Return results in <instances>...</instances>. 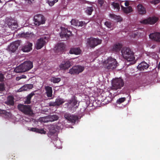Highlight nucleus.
<instances>
[{"mask_svg":"<svg viewBox=\"0 0 160 160\" xmlns=\"http://www.w3.org/2000/svg\"><path fill=\"white\" fill-rule=\"evenodd\" d=\"M32 62L30 61H25L17 67L14 70L17 73L25 72L29 70L33 67Z\"/></svg>","mask_w":160,"mask_h":160,"instance_id":"nucleus-1","label":"nucleus"},{"mask_svg":"<svg viewBox=\"0 0 160 160\" xmlns=\"http://www.w3.org/2000/svg\"><path fill=\"white\" fill-rule=\"evenodd\" d=\"M121 53L124 58L128 61H132L135 59L134 53L129 48L124 47L121 50Z\"/></svg>","mask_w":160,"mask_h":160,"instance_id":"nucleus-2","label":"nucleus"},{"mask_svg":"<svg viewBox=\"0 0 160 160\" xmlns=\"http://www.w3.org/2000/svg\"><path fill=\"white\" fill-rule=\"evenodd\" d=\"M18 109L25 114L32 116L33 114L31 107L29 105L19 104L18 106Z\"/></svg>","mask_w":160,"mask_h":160,"instance_id":"nucleus-3","label":"nucleus"},{"mask_svg":"<svg viewBox=\"0 0 160 160\" xmlns=\"http://www.w3.org/2000/svg\"><path fill=\"white\" fill-rule=\"evenodd\" d=\"M112 89L117 90L121 89L124 85L123 80L120 78H116L112 81Z\"/></svg>","mask_w":160,"mask_h":160,"instance_id":"nucleus-4","label":"nucleus"},{"mask_svg":"<svg viewBox=\"0 0 160 160\" xmlns=\"http://www.w3.org/2000/svg\"><path fill=\"white\" fill-rule=\"evenodd\" d=\"M104 63L106 64L107 68L108 69H113L117 66V63L116 60L111 57L108 58L107 60L104 61Z\"/></svg>","mask_w":160,"mask_h":160,"instance_id":"nucleus-5","label":"nucleus"},{"mask_svg":"<svg viewBox=\"0 0 160 160\" xmlns=\"http://www.w3.org/2000/svg\"><path fill=\"white\" fill-rule=\"evenodd\" d=\"M34 20L35 25L37 26L44 24L46 21L44 16L41 14L35 15L34 17Z\"/></svg>","mask_w":160,"mask_h":160,"instance_id":"nucleus-6","label":"nucleus"},{"mask_svg":"<svg viewBox=\"0 0 160 160\" xmlns=\"http://www.w3.org/2000/svg\"><path fill=\"white\" fill-rule=\"evenodd\" d=\"M84 69V67L80 65L73 66L69 70V72L71 74H78L82 72Z\"/></svg>","mask_w":160,"mask_h":160,"instance_id":"nucleus-7","label":"nucleus"},{"mask_svg":"<svg viewBox=\"0 0 160 160\" xmlns=\"http://www.w3.org/2000/svg\"><path fill=\"white\" fill-rule=\"evenodd\" d=\"M88 43L92 48H94L101 43V40L98 38H91L88 39Z\"/></svg>","mask_w":160,"mask_h":160,"instance_id":"nucleus-8","label":"nucleus"},{"mask_svg":"<svg viewBox=\"0 0 160 160\" xmlns=\"http://www.w3.org/2000/svg\"><path fill=\"white\" fill-rule=\"evenodd\" d=\"M64 116L66 120L71 122L74 123L78 119V116L71 115L67 113H65Z\"/></svg>","mask_w":160,"mask_h":160,"instance_id":"nucleus-9","label":"nucleus"},{"mask_svg":"<svg viewBox=\"0 0 160 160\" xmlns=\"http://www.w3.org/2000/svg\"><path fill=\"white\" fill-rule=\"evenodd\" d=\"M20 41L17 40L11 43L10 45L8 46V49L12 52H15L18 49V47L20 45Z\"/></svg>","mask_w":160,"mask_h":160,"instance_id":"nucleus-10","label":"nucleus"},{"mask_svg":"<svg viewBox=\"0 0 160 160\" xmlns=\"http://www.w3.org/2000/svg\"><path fill=\"white\" fill-rule=\"evenodd\" d=\"M72 34V32L68 31L67 29L63 28H62V31L60 33V36L62 38H65L68 39Z\"/></svg>","mask_w":160,"mask_h":160,"instance_id":"nucleus-11","label":"nucleus"},{"mask_svg":"<svg viewBox=\"0 0 160 160\" xmlns=\"http://www.w3.org/2000/svg\"><path fill=\"white\" fill-rule=\"evenodd\" d=\"M158 18L155 17L149 18L148 19H145L140 21L142 23L145 24H153L155 23L158 21Z\"/></svg>","mask_w":160,"mask_h":160,"instance_id":"nucleus-12","label":"nucleus"},{"mask_svg":"<svg viewBox=\"0 0 160 160\" xmlns=\"http://www.w3.org/2000/svg\"><path fill=\"white\" fill-rule=\"evenodd\" d=\"M65 45L63 42H60L57 44L55 47L56 52L58 54H61L65 49Z\"/></svg>","mask_w":160,"mask_h":160,"instance_id":"nucleus-13","label":"nucleus"},{"mask_svg":"<svg viewBox=\"0 0 160 160\" xmlns=\"http://www.w3.org/2000/svg\"><path fill=\"white\" fill-rule=\"evenodd\" d=\"M46 41L43 38H41L38 39L35 45L36 48L37 49L41 48L45 44Z\"/></svg>","mask_w":160,"mask_h":160,"instance_id":"nucleus-14","label":"nucleus"},{"mask_svg":"<svg viewBox=\"0 0 160 160\" xmlns=\"http://www.w3.org/2000/svg\"><path fill=\"white\" fill-rule=\"evenodd\" d=\"M71 66V62L69 61L62 62L59 65V67L61 70L68 69Z\"/></svg>","mask_w":160,"mask_h":160,"instance_id":"nucleus-15","label":"nucleus"},{"mask_svg":"<svg viewBox=\"0 0 160 160\" xmlns=\"http://www.w3.org/2000/svg\"><path fill=\"white\" fill-rule=\"evenodd\" d=\"M7 25L8 27L12 30L17 28L18 27L17 23L15 21L10 19L7 22Z\"/></svg>","mask_w":160,"mask_h":160,"instance_id":"nucleus-16","label":"nucleus"},{"mask_svg":"<svg viewBox=\"0 0 160 160\" xmlns=\"http://www.w3.org/2000/svg\"><path fill=\"white\" fill-rule=\"evenodd\" d=\"M149 65L144 61H143L140 63L138 65L137 68L140 71H143L144 70L147 69Z\"/></svg>","mask_w":160,"mask_h":160,"instance_id":"nucleus-17","label":"nucleus"},{"mask_svg":"<svg viewBox=\"0 0 160 160\" xmlns=\"http://www.w3.org/2000/svg\"><path fill=\"white\" fill-rule=\"evenodd\" d=\"M149 37L150 38L155 41L160 42V33L155 32L150 34Z\"/></svg>","mask_w":160,"mask_h":160,"instance_id":"nucleus-18","label":"nucleus"},{"mask_svg":"<svg viewBox=\"0 0 160 160\" xmlns=\"http://www.w3.org/2000/svg\"><path fill=\"white\" fill-rule=\"evenodd\" d=\"M122 47V44L120 43H117L114 44L112 48V51L114 52L120 51Z\"/></svg>","mask_w":160,"mask_h":160,"instance_id":"nucleus-19","label":"nucleus"},{"mask_svg":"<svg viewBox=\"0 0 160 160\" xmlns=\"http://www.w3.org/2000/svg\"><path fill=\"white\" fill-rule=\"evenodd\" d=\"M78 102L76 98V97L75 96H73L71 99L69 100V103H71L72 107H73L76 106L75 108H78L79 105L78 103V105H76Z\"/></svg>","mask_w":160,"mask_h":160,"instance_id":"nucleus-20","label":"nucleus"},{"mask_svg":"<svg viewBox=\"0 0 160 160\" xmlns=\"http://www.w3.org/2000/svg\"><path fill=\"white\" fill-rule=\"evenodd\" d=\"M32 44L29 42L28 45L23 46L22 48V50L24 52H29L32 49Z\"/></svg>","mask_w":160,"mask_h":160,"instance_id":"nucleus-21","label":"nucleus"},{"mask_svg":"<svg viewBox=\"0 0 160 160\" xmlns=\"http://www.w3.org/2000/svg\"><path fill=\"white\" fill-rule=\"evenodd\" d=\"M81 52V50L79 48H73L70 49L69 53L71 54L78 55L80 54Z\"/></svg>","mask_w":160,"mask_h":160,"instance_id":"nucleus-22","label":"nucleus"},{"mask_svg":"<svg viewBox=\"0 0 160 160\" xmlns=\"http://www.w3.org/2000/svg\"><path fill=\"white\" fill-rule=\"evenodd\" d=\"M138 13L140 14H144L146 13V8L141 4H139L137 6Z\"/></svg>","mask_w":160,"mask_h":160,"instance_id":"nucleus-23","label":"nucleus"},{"mask_svg":"<svg viewBox=\"0 0 160 160\" xmlns=\"http://www.w3.org/2000/svg\"><path fill=\"white\" fill-rule=\"evenodd\" d=\"M45 89L46 91V94L48 98H51L52 96V90L51 87L49 86H45Z\"/></svg>","mask_w":160,"mask_h":160,"instance_id":"nucleus-24","label":"nucleus"},{"mask_svg":"<svg viewBox=\"0 0 160 160\" xmlns=\"http://www.w3.org/2000/svg\"><path fill=\"white\" fill-rule=\"evenodd\" d=\"M56 128L55 126H51L49 128V131L48 132V137H51V135L55 134L57 132Z\"/></svg>","mask_w":160,"mask_h":160,"instance_id":"nucleus-25","label":"nucleus"},{"mask_svg":"<svg viewBox=\"0 0 160 160\" xmlns=\"http://www.w3.org/2000/svg\"><path fill=\"white\" fill-rule=\"evenodd\" d=\"M30 130L41 134H45L46 133V131H44L43 129H39L36 128H32L30 129Z\"/></svg>","mask_w":160,"mask_h":160,"instance_id":"nucleus-26","label":"nucleus"},{"mask_svg":"<svg viewBox=\"0 0 160 160\" xmlns=\"http://www.w3.org/2000/svg\"><path fill=\"white\" fill-rule=\"evenodd\" d=\"M35 95V93L32 92L28 95L26 97V99L24 101V103L27 104H29L31 103V100L32 98Z\"/></svg>","mask_w":160,"mask_h":160,"instance_id":"nucleus-27","label":"nucleus"},{"mask_svg":"<svg viewBox=\"0 0 160 160\" xmlns=\"http://www.w3.org/2000/svg\"><path fill=\"white\" fill-rule=\"evenodd\" d=\"M14 99L13 96H8L6 104L8 105H13L14 104Z\"/></svg>","mask_w":160,"mask_h":160,"instance_id":"nucleus-28","label":"nucleus"},{"mask_svg":"<svg viewBox=\"0 0 160 160\" xmlns=\"http://www.w3.org/2000/svg\"><path fill=\"white\" fill-rule=\"evenodd\" d=\"M121 7L122 9L125 13H128L132 11V8L131 6H129L128 7H125L121 5Z\"/></svg>","mask_w":160,"mask_h":160,"instance_id":"nucleus-29","label":"nucleus"},{"mask_svg":"<svg viewBox=\"0 0 160 160\" xmlns=\"http://www.w3.org/2000/svg\"><path fill=\"white\" fill-rule=\"evenodd\" d=\"M109 16L112 19L117 20V22L121 21L122 20L121 17L119 16H117L113 14H110Z\"/></svg>","mask_w":160,"mask_h":160,"instance_id":"nucleus-30","label":"nucleus"},{"mask_svg":"<svg viewBox=\"0 0 160 160\" xmlns=\"http://www.w3.org/2000/svg\"><path fill=\"white\" fill-rule=\"evenodd\" d=\"M59 118L58 116L57 115H50L48 116V121L50 122H53L58 120Z\"/></svg>","mask_w":160,"mask_h":160,"instance_id":"nucleus-31","label":"nucleus"},{"mask_svg":"<svg viewBox=\"0 0 160 160\" xmlns=\"http://www.w3.org/2000/svg\"><path fill=\"white\" fill-rule=\"evenodd\" d=\"M55 101L57 106H59L62 105L65 102L63 99L59 97L57 98Z\"/></svg>","mask_w":160,"mask_h":160,"instance_id":"nucleus-32","label":"nucleus"},{"mask_svg":"<svg viewBox=\"0 0 160 160\" xmlns=\"http://www.w3.org/2000/svg\"><path fill=\"white\" fill-rule=\"evenodd\" d=\"M93 11V8L92 7H88L85 10V12L88 15H91Z\"/></svg>","mask_w":160,"mask_h":160,"instance_id":"nucleus-33","label":"nucleus"},{"mask_svg":"<svg viewBox=\"0 0 160 160\" xmlns=\"http://www.w3.org/2000/svg\"><path fill=\"white\" fill-rule=\"evenodd\" d=\"M61 79L60 78L53 77L51 78V82L54 83H57L60 81Z\"/></svg>","mask_w":160,"mask_h":160,"instance_id":"nucleus-34","label":"nucleus"},{"mask_svg":"<svg viewBox=\"0 0 160 160\" xmlns=\"http://www.w3.org/2000/svg\"><path fill=\"white\" fill-rule=\"evenodd\" d=\"M58 1V0H48L47 2L49 5L52 6L54 5L55 3Z\"/></svg>","mask_w":160,"mask_h":160,"instance_id":"nucleus-35","label":"nucleus"},{"mask_svg":"<svg viewBox=\"0 0 160 160\" xmlns=\"http://www.w3.org/2000/svg\"><path fill=\"white\" fill-rule=\"evenodd\" d=\"M111 5L114 7V8H116L118 10H119V5L118 3L113 2L112 3Z\"/></svg>","mask_w":160,"mask_h":160,"instance_id":"nucleus-36","label":"nucleus"},{"mask_svg":"<svg viewBox=\"0 0 160 160\" xmlns=\"http://www.w3.org/2000/svg\"><path fill=\"white\" fill-rule=\"evenodd\" d=\"M126 100V98H119L117 101V103L118 104H120L123 102L124 101Z\"/></svg>","mask_w":160,"mask_h":160,"instance_id":"nucleus-37","label":"nucleus"},{"mask_svg":"<svg viewBox=\"0 0 160 160\" xmlns=\"http://www.w3.org/2000/svg\"><path fill=\"white\" fill-rule=\"evenodd\" d=\"M51 138L52 140L53 141L57 140V139L58 136L56 134L51 135V137H48Z\"/></svg>","mask_w":160,"mask_h":160,"instance_id":"nucleus-38","label":"nucleus"},{"mask_svg":"<svg viewBox=\"0 0 160 160\" xmlns=\"http://www.w3.org/2000/svg\"><path fill=\"white\" fill-rule=\"evenodd\" d=\"M160 2V0H153L150 1V2L151 3L154 4L155 5L159 3Z\"/></svg>","mask_w":160,"mask_h":160,"instance_id":"nucleus-39","label":"nucleus"},{"mask_svg":"<svg viewBox=\"0 0 160 160\" xmlns=\"http://www.w3.org/2000/svg\"><path fill=\"white\" fill-rule=\"evenodd\" d=\"M5 89V85L4 83H2L0 84V92H2Z\"/></svg>","mask_w":160,"mask_h":160,"instance_id":"nucleus-40","label":"nucleus"},{"mask_svg":"<svg viewBox=\"0 0 160 160\" xmlns=\"http://www.w3.org/2000/svg\"><path fill=\"white\" fill-rule=\"evenodd\" d=\"M28 89V87L27 86V85H25L23 86L22 88H21L19 90L20 92H21L23 91H27Z\"/></svg>","mask_w":160,"mask_h":160,"instance_id":"nucleus-41","label":"nucleus"},{"mask_svg":"<svg viewBox=\"0 0 160 160\" xmlns=\"http://www.w3.org/2000/svg\"><path fill=\"white\" fill-rule=\"evenodd\" d=\"M87 23L84 21L79 22L78 23V25L79 26L82 27L83 26L86 25Z\"/></svg>","mask_w":160,"mask_h":160,"instance_id":"nucleus-42","label":"nucleus"},{"mask_svg":"<svg viewBox=\"0 0 160 160\" xmlns=\"http://www.w3.org/2000/svg\"><path fill=\"white\" fill-rule=\"evenodd\" d=\"M105 25L108 28H111L112 27L111 23L108 21H106L105 22Z\"/></svg>","mask_w":160,"mask_h":160,"instance_id":"nucleus-43","label":"nucleus"},{"mask_svg":"<svg viewBox=\"0 0 160 160\" xmlns=\"http://www.w3.org/2000/svg\"><path fill=\"white\" fill-rule=\"evenodd\" d=\"M71 23L72 25H73L74 26H77L78 22L75 19H72L71 21Z\"/></svg>","mask_w":160,"mask_h":160,"instance_id":"nucleus-44","label":"nucleus"},{"mask_svg":"<svg viewBox=\"0 0 160 160\" xmlns=\"http://www.w3.org/2000/svg\"><path fill=\"white\" fill-rule=\"evenodd\" d=\"M49 106H57L56 101L55 102H50L49 103Z\"/></svg>","mask_w":160,"mask_h":160,"instance_id":"nucleus-45","label":"nucleus"},{"mask_svg":"<svg viewBox=\"0 0 160 160\" xmlns=\"http://www.w3.org/2000/svg\"><path fill=\"white\" fill-rule=\"evenodd\" d=\"M4 77L3 74L2 73H0V82H2L4 81Z\"/></svg>","mask_w":160,"mask_h":160,"instance_id":"nucleus-46","label":"nucleus"},{"mask_svg":"<svg viewBox=\"0 0 160 160\" xmlns=\"http://www.w3.org/2000/svg\"><path fill=\"white\" fill-rule=\"evenodd\" d=\"M98 2L100 6H102L104 3L103 0H98Z\"/></svg>","mask_w":160,"mask_h":160,"instance_id":"nucleus-47","label":"nucleus"},{"mask_svg":"<svg viewBox=\"0 0 160 160\" xmlns=\"http://www.w3.org/2000/svg\"><path fill=\"white\" fill-rule=\"evenodd\" d=\"M27 86L28 87L29 89H31L33 87V85L32 84H27Z\"/></svg>","mask_w":160,"mask_h":160,"instance_id":"nucleus-48","label":"nucleus"},{"mask_svg":"<svg viewBox=\"0 0 160 160\" xmlns=\"http://www.w3.org/2000/svg\"><path fill=\"white\" fill-rule=\"evenodd\" d=\"M4 113H5V115L6 116H7L8 117H9V116H10L11 115V113L10 112H7L5 111H4Z\"/></svg>","mask_w":160,"mask_h":160,"instance_id":"nucleus-49","label":"nucleus"},{"mask_svg":"<svg viewBox=\"0 0 160 160\" xmlns=\"http://www.w3.org/2000/svg\"><path fill=\"white\" fill-rule=\"evenodd\" d=\"M129 2L127 1H125V5L126 6V7H128V6L129 5Z\"/></svg>","mask_w":160,"mask_h":160,"instance_id":"nucleus-50","label":"nucleus"},{"mask_svg":"<svg viewBox=\"0 0 160 160\" xmlns=\"http://www.w3.org/2000/svg\"><path fill=\"white\" fill-rule=\"evenodd\" d=\"M69 103V100L68 101V102L65 104V105H66V106H67L68 107L69 105L70 104H71V103Z\"/></svg>","mask_w":160,"mask_h":160,"instance_id":"nucleus-51","label":"nucleus"},{"mask_svg":"<svg viewBox=\"0 0 160 160\" xmlns=\"http://www.w3.org/2000/svg\"><path fill=\"white\" fill-rule=\"evenodd\" d=\"M21 78H26V76L25 75H22L21 76Z\"/></svg>","mask_w":160,"mask_h":160,"instance_id":"nucleus-52","label":"nucleus"},{"mask_svg":"<svg viewBox=\"0 0 160 160\" xmlns=\"http://www.w3.org/2000/svg\"><path fill=\"white\" fill-rule=\"evenodd\" d=\"M2 2L1 0H0V3H2Z\"/></svg>","mask_w":160,"mask_h":160,"instance_id":"nucleus-53","label":"nucleus"},{"mask_svg":"<svg viewBox=\"0 0 160 160\" xmlns=\"http://www.w3.org/2000/svg\"><path fill=\"white\" fill-rule=\"evenodd\" d=\"M16 80H19V79H18V77H17V78H16Z\"/></svg>","mask_w":160,"mask_h":160,"instance_id":"nucleus-54","label":"nucleus"}]
</instances>
